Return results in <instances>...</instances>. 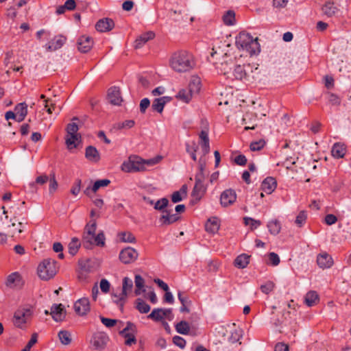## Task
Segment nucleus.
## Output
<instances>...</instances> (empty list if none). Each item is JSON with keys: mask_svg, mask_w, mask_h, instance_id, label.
<instances>
[{"mask_svg": "<svg viewBox=\"0 0 351 351\" xmlns=\"http://www.w3.org/2000/svg\"><path fill=\"white\" fill-rule=\"evenodd\" d=\"M217 56V62H215L216 69L223 75L230 77H234L237 80H247V71L250 66L242 64V58H238L236 51L230 44L221 43V45L213 48L211 57Z\"/></svg>", "mask_w": 351, "mask_h": 351, "instance_id": "1", "label": "nucleus"}, {"mask_svg": "<svg viewBox=\"0 0 351 351\" xmlns=\"http://www.w3.org/2000/svg\"><path fill=\"white\" fill-rule=\"evenodd\" d=\"M236 46L237 49L236 55L240 58L256 55L261 51L258 38H254L251 34L245 32H240L236 37Z\"/></svg>", "mask_w": 351, "mask_h": 351, "instance_id": "2", "label": "nucleus"}, {"mask_svg": "<svg viewBox=\"0 0 351 351\" xmlns=\"http://www.w3.org/2000/svg\"><path fill=\"white\" fill-rule=\"evenodd\" d=\"M170 67L177 73H185L192 70L195 62L191 54L186 51H178L169 58Z\"/></svg>", "mask_w": 351, "mask_h": 351, "instance_id": "3", "label": "nucleus"}, {"mask_svg": "<svg viewBox=\"0 0 351 351\" xmlns=\"http://www.w3.org/2000/svg\"><path fill=\"white\" fill-rule=\"evenodd\" d=\"M97 229V221L95 219H91L86 223L82 234L83 245L86 248H89L92 245L104 247L105 245V236L104 232H99L95 234Z\"/></svg>", "mask_w": 351, "mask_h": 351, "instance_id": "4", "label": "nucleus"}, {"mask_svg": "<svg viewBox=\"0 0 351 351\" xmlns=\"http://www.w3.org/2000/svg\"><path fill=\"white\" fill-rule=\"evenodd\" d=\"M82 122L76 117L72 119V122L66 128L65 144L69 150L77 148L82 141V136L78 132L79 127Z\"/></svg>", "mask_w": 351, "mask_h": 351, "instance_id": "5", "label": "nucleus"}, {"mask_svg": "<svg viewBox=\"0 0 351 351\" xmlns=\"http://www.w3.org/2000/svg\"><path fill=\"white\" fill-rule=\"evenodd\" d=\"M58 271L57 262L51 258L43 260L37 267L38 276L43 280H49L53 278Z\"/></svg>", "mask_w": 351, "mask_h": 351, "instance_id": "6", "label": "nucleus"}, {"mask_svg": "<svg viewBox=\"0 0 351 351\" xmlns=\"http://www.w3.org/2000/svg\"><path fill=\"white\" fill-rule=\"evenodd\" d=\"M131 156L136 172L146 171L147 167H152L159 163L162 158L161 156H157L148 160L143 159L136 155H132Z\"/></svg>", "mask_w": 351, "mask_h": 351, "instance_id": "7", "label": "nucleus"}, {"mask_svg": "<svg viewBox=\"0 0 351 351\" xmlns=\"http://www.w3.org/2000/svg\"><path fill=\"white\" fill-rule=\"evenodd\" d=\"M32 311L30 308H19L14 315V324L19 328H23L31 319Z\"/></svg>", "mask_w": 351, "mask_h": 351, "instance_id": "8", "label": "nucleus"}, {"mask_svg": "<svg viewBox=\"0 0 351 351\" xmlns=\"http://www.w3.org/2000/svg\"><path fill=\"white\" fill-rule=\"evenodd\" d=\"M109 337L105 332H97L90 339V345L95 350H103L107 346Z\"/></svg>", "mask_w": 351, "mask_h": 351, "instance_id": "9", "label": "nucleus"}, {"mask_svg": "<svg viewBox=\"0 0 351 351\" xmlns=\"http://www.w3.org/2000/svg\"><path fill=\"white\" fill-rule=\"evenodd\" d=\"M106 99L112 105L120 106L123 101L120 88L118 86L109 88L107 91Z\"/></svg>", "mask_w": 351, "mask_h": 351, "instance_id": "10", "label": "nucleus"}, {"mask_svg": "<svg viewBox=\"0 0 351 351\" xmlns=\"http://www.w3.org/2000/svg\"><path fill=\"white\" fill-rule=\"evenodd\" d=\"M135 333L136 326L131 322H128L126 327L120 332V334L125 339V344L130 346L136 343Z\"/></svg>", "mask_w": 351, "mask_h": 351, "instance_id": "11", "label": "nucleus"}, {"mask_svg": "<svg viewBox=\"0 0 351 351\" xmlns=\"http://www.w3.org/2000/svg\"><path fill=\"white\" fill-rule=\"evenodd\" d=\"M138 256V252L130 247L123 249L119 254V259L124 264H130L134 262Z\"/></svg>", "mask_w": 351, "mask_h": 351, "instance_id": "12", "label": "nucleus"}, {"mask_svg": "<svg viewBox=\"0 0 351 351\" xmlns=\"http://www.w3.org/2000/svg\"><path fill=\"white\" fill-rule=\"evenodd\" d=\"M237 199L236 192L231 189H226L222 192L220 196V203L223 207H228L233 204Z\"/></svg>", "mask_w": 351, "mask_h": 351, "instance_id": "13", "label": "nucleus"}, {"mask_svg": "<svg viewBox=\"0 0 351 351\" xmlns=\"http://www.w3.org/2000/svg\"><path fill=\"white\" fill-rule=\"evenodd\" d=\"M90 302L87 298H80L74 304V310L80 316L86 315L90 311Z\"/></svg>", "mask_w": 351, "mask_h": 351, "instance_id": "14", "label": "nucleus"}, {"mask_svg": "<svg viewBox=\"0 0 351 351\" xmlns=\"http://www.w3.org/2000/svg\"><path fill=\"white\" fill-rule=\"evenodd\" d=\"M93 46V40L88 36H82L77 40V49L82 53L88 52Z\"/></svg>", "mask_w": 351, "mask_h": 351, "instance_id": "15", "label": "nucleus"}, {"mask_svg": "<svg viewBox=\"0 0 351 351\" xmlns=\"http://www.w3.org/2000/svg\"><path fill=\"white\" fill-rule=\"evenodd\" d=\"M66 38L62 35L56 36L47 45L46 49L49 51H53L60 49L66 43Z\"/></svg>", "mask_w": 351, "mask_h": 351, "instance_id": "16", "label": "nucleus"}, {"mask_svg": "<svg viewBox=\"0 0 351 351\" xmlns=\"http://www.w3.org/2000/svg\"><path fill=\"white\" fill-rule=\"evenodd\" d=\"M114 27V23L112 19L109 18H104L99 20L96 25L95 28L98 32H106L112 30Z\"/></svg>", "mask_w": 351, "mask_h": 351, "instance_id": "17", "label": "nucleus"}, {"mask_svg": "<svg viewBox=\"0 0 351 351\" xmlns=\"http://www.w3.org/2000/svg\"><path fill=\"white\" fill-rule=\"evenodd\" d=\"M317 263L322 269L330 268L334 264L332 256L326 252L319 254L317 256Z\"/></svg>", "mask_w": 351, "mask_h": 351, "instance_id": "18", "label": "nucleus"}, {"mask_svg": "<svg viewBox=\"0 0 351 351\" xmlns=\"http://www.w3.org/2000/svg\"><path fill=\"white\" fill-rule=\"evenodd\" d=\"M199 144L202 147V152L203 155H206L210 152L209 138H208V129L205 128L202 130L199 134Z\"/></svg>", "mask_w": 351, "mask_h": 351, "instance_id": "19", "label": "nucleus"}, {"mask_svg": "<svg viewBox=\"0 0 351 351\" xmlns=\"http://www.w3.org/2000/svg\"><path fill=\"white\" fill-rule=\"evenodd\" d=\"M154 38L155 33L154 32L148 31L144 32L136 38L134 42V47L136 49H139L142 47L149 40H153Z\"/></svg>", "mask_w": 351, "mask_h": 351, "instance_id": "20", "label": "nucleus"}, {"mask_svg": "<svg viewBox=\"0 0 351 351\" xmlns=\"http://www.w3.org/2000/svg\"><path fill=\"white\" fill-rule=\"evenodd\" d=\"M50 314L56 322H60L65 317V311L62 304H53L51 308Z\"/></svg>", "mask_w": 351, "mask_h": 351, "instance_id": "21", "label": "nucleus"}, {"mask_svg": "<svg viewBox=\"0 0 351 351\" xmlns=\"http://www.w3.org/2000/svg\"><path fill=\"white\" fill-rule=\"evenodd\" d=\"M85 157L90 162H97L100 160L99 151L94 146L89 145L85 149Z\"/></svg>", "mask_w": 351, "mask_h": 351, "instance_id": "22", "label": "nucleus"}, {"mask_svg": "<svg viewBox=\"0 0 351 351\" xmlns=\"http://www.w3.org/2000/svg\"><path fill=\"white\" fill-rule=\"evenodd\" d=\"M5 285L10 288L20 287L22 285V282L19 274L14 272L10 274L7 278Z\"/></svg>", "mask_w": 351, "mask_h": 351, "instance_id": "23", "label": "nucleus"}, {"mask_svg": "<svg viewBox=\"0 0 351 351\" xmlns=\"http://www.w3.org/2000/svg\"><path fill=\"white\" fill-rule=\"evenodd\" d=\"M187 88L193 95L199 93L201 89V80L197 75L191 76Z\"/></svg>", "mask_w": 351, "mask_h": 351, "instance_id": "24", "label": "nucleus"}, {"mask_svg": "<svg viewBox=\"0 0 351 351\" xmlns=\"http://www.w3.org/2000/svg\"><path fill=\"white\" fill-rule=\"evenodd\" d=\"M179 219V217L176 214H171L168 210H163L159 221L162 225H170Z\"/></svg>", "mask_w": 351, "mask_h": 351, "instance_id": "25", "label": "nucleus"}, {"mask_svg": "<svg viewBox=\"0 0 351 351\" xmlns=\"http://www.w3.org/2000/svg\"><path fill=\"white\" fill-rule=\"evenodd\" d=\"M304 301L306 306L311 307L318 304L319 298L316 291H310L305 295Z\"/></svg>", "mask_w": 351, "mask_h": 351, "instance_id": "26", "label": "nucleus"}, {"mask_svg": "<svg viewBox=\"0 0 351 351\" xmlns=\"http://www.w3.org/2000/svg\"><path fill=\"white\" fill-rule=\"evenodd\" d=\"M276 188V182L274 178L268 177L263 180L261 184L262 190L267 194H271Z\"/></svg>", "mask_w": 351, "mask_h": 351, "instance_id": "27", "label": "nucleus"}, {"mask_svg": "<svg viewBox=\"0 0 351 351\" xmlns=\"http://www.w3.org/2000/svg\"><path fill=\"white\" fill-rule=\"evenodd\" d=\"M171 101V97L168 96H163L156 98L152 101V110H163L166 104Z\"/></svg>", "mask_w": 351, "mask_h": 351, "instance_id": "28", "label": "nucleus"}, {"mask_svg": "<svg viewBox=\"0 0 351 351\" xmlns=\"http://www.w3.org/2000/svg\"><path fill=\"white\" fill-rule=\"evenodd\" d=\"M346 152V147L343 144L336 143L333 145L331 150L332 156L336 158H342Z\"/></svg>", "mask_w": 351, "mask_h": 351, "instance_id": "29", "label": "nucleus"}, {"mask_svg": "<svg viewBox=\"0 0 351 351\" xmlns=\"http://www.w3.org/2000/svg\"><path fill=\"white\" fill-rule=\"evenodd\" d=\"M193 95L189 91L187 88L179 90L176 95V98L184 103L188 104L193 98Z\"/></svg>", "mask_w": 351, "mask_h": 351, "instance_id": "30", "label": "nucleus"}, {"mask_svg": "<svg viewBox=\"0 0 351 351\" xmlns=\"http://www.w3.org/2000/svg\"><path fill=\"white\" fill-rule=\"evenodd\" d=\"M206 230L212 234H215L218 232L219 229V223L217 217H212L208 219L205 224Z\"/></svg>", "mask_w": 351, "mask_h": 351, "instance_id": "31", "label": "nucleus"}, {"mask_svg": "<svg viewBox=\"0 0 351 351\" xmlns=\"http://www.w3.org/2000/svg\"><path fill=\"white\" fill-rule=\"evenodd\" d=\"M250 256L246 254H241L239 255L234 260V266L239 269L245 268L250 263Z\"/></svg>", "mask_w": 351, "mask_h": 351, "instance_id": "32", "label": "nucleus"}, {"mask_svg": "<svg viewBox=\"0 0 351 351\" xmlns=\"http://www.w3.org/2000/svg\"><path fill=\"white\" fill-rule=\"evenodd\" d=\"M206 186L203 182H195L192 195L196 199H199L205 193Z\"/></svg>", "mask_w": 351, "mask_h": 351, "instance_id": "33", "label": "nucleus"}, {"mask_svg": "<svg viewBox=\"0 0 351 351\" xmlns=\"http://www.w3.org/2000/svg\"><path fill=\"white\" fill-rule=\"evenodd\" d=\"M322 10L323 13L328 17L334 16L338 12L337 7L334 6L332 2H326L322 7Z\"/></svg>", "mask_w": 351, "mask_h": 351, "instance_id": "34", "label": "nucleus"}, {"mask_svg": "<svg viewBox=\"0 0 351 351\" xmlns=\"http://www.w3.org/2000/svg\"><path fill=\"white\" fill-rule=\"evenodd\" d=\"M45 108L46 110H51L56 108L62 109L63 106L57 99L56 97L53 96V98L45 99Z\"/></svg>", "mask_w": 351, "mask_h": 351, "instance_id": "35", "label": "nucleus"}, {"mask_svg": "<svg viewBox=\"0 0 351 351\" xmlns=\"http://www.w3.org/2000/svg\"><path fill=\"white\" fill-rule=\"evenodd\" d=\"M58 338L61 342L62 344L64 346L69 345L72 341V337L71 334L68 330H60L58 332Z\"/></svg>", "mask_w": 351, "mask_h": 351, "instance_id": "36", "label": "nucleus"}, {"mask_svg": "<svg viewBox=\"0 0 351 351\" xmlns=\"http://www.w3.org/2000/svg\"><path fill=\"white\" fill-rule=\"evenodd\" d=\"M111 297L113 302L118 305L121 308H123L127 300V296L125 295H123V293L121 292L119 294L112 293L111 294Z\"/></svg>", "mask_w": 351, "mask_h": 351, "instance_id": "37", "label": "nucleus"}, {"mask_svg": "<svg viewBox=\"0 0 351 351\" xmlns=\"http://www.w3.org/2000/svg\"><path fill=\"white\" fill-rule=\"evenodd\" d=\"M267 228L271 234L277 235L280 232L281 226L279 221L275 219L268 223Z\"/></svg>", "mask_w": 351, "mask_h": 351, "instance_id": "38", "label": "nucleus"}, {"mask_svg": "<svg viewBox=\"0 0 351 351\" xmlns=\"http://www.w3.org/2000/svg\"><path fill=\"white\" fill-rule=\"evenodd\" d=\"M133 287V282L128 277H125L123 279V285H122V291L123 295H125L128 297V293H130Z\"/></svg>", "mask_w": 351, "mask_h": 351, "instance_id": "39", "label": "nucleus"}, {"mask_svg": "<svg viewBox=\"0 0 351 351\" xmlns=\"http://www.w3.org/2000/svg\"><path fill=\"white\" fill-rule=\"evenodd\" d=\"M176 330L177 332L182 334V335H187L189 332L190 330V326L187 322L186 321H181L178 322L176 326Z\"/></svg>", "mask_w": 351, "mask_h": 351, "instance_id": "40", "label": "nucleus"}, {"mask_svg": "<svg viewBox=\"0 0 351 351\" xmlns=\"http://www.w3.org/2000/svg\"><path fill=\"white\" fill-rule=\"evenodd\" d=\"M81 246V243L79 239L76 237H73L71 242L69 243V252L71 255H75L77 252L80 247Z\"/></svg>", "mask_w": 351, "mask_h": 351, "instance_id": "41", "label": "nucleus"}, {"mask_svg": "<svg viewBox=\"0 0 351 351\" xmlns=\"http://www.w3.org/2000/svg\"><path fill=\"white\" fill-rule=\"evenodd\" d=\"M22 226L23 223L21 222H19L17 223L13 222L8 226L10 230L8 231V234L10 237H14L16 234L21 233L23 232Z\"/></svg>", "mask_w": 351, "mask_h": 351, "instance_id": "42", "label": "nucleus"}, {"mask_svg": "<svg viewBox=\"0 0 351 351\" xmlns=\"http://www.w3.org/2000/svg\"><path fill=\"white\" fill-rule=\"evenodd\" d=\"M148 317L157 322L162 320L165 318L163 308H154Z\"/></svg>", "mask_w": 351, "mask_h": 351, "instance_id": "43", "label": "nucleus"}, {"mask_svg": "<svg viewBox=\"0 0 351 351\" xmlns=\"http://www.w3.org/2000/svg\"><path fill=\"white\" fill-rule=\"evenodd\" d=\"M120 240L125 243H135L136 238L130 232H122L119 234Z\"/></svg>", "mask_w": 351, "mask_h": 351, "instance_id": "44", "label": "nucleus"}, {"mask_svg": "<svg viewBox=\"0 0 351 351\" xmlns=\"http://www.w3.org/2000/svg\"><path fill=\"white\" fill-rule=\"evenodd\" d=\"M186 195V191L185 189L184 186H182V188L178 191L174 192L171 195V200L173 203H177L180 202L183 197H185Z\"/></svg>", "mask_w": 351, "mask_h": 351, "instance_id": "45", "label": "nucleus"}, {"mask_svg": "<svg viewBox=\"0 0 351 351\" xmlns=\"http://www.w3.org/2000/svg\"><path fill=\"white\" fill-rule=\"evenodd\" d=\"M223 21L227 25H232L235 21V14L232 10H228L223 16Z\"/></svg>", "mask_w": 351, "mask_h": 351, "instance_id": "46", "label": "nucleus"}, {"mask_svg": "<svg viewBox=\"0 0 351 351\" xmlns=\"http://www.w3.org/2000/svg\"><path fill=\"white\" fill-rule=\"evenodd\" d=\"M121 170L126 173L136 172L134 171V165L132 163V156H130L128 159L124 161L121 165Z\"/></svg>", "mask_w": 351, "mask_h": 351, "instance_id": "47", "label": "nucleus"}, {"mask_svg": "<svg viewBox=\"0 0 351 351\" xmlns=\"http://www.w3.org/2000/svg\"><path fill=\"white\" fill-rule=\"evenodd\" d=\"M178 299L182 304V306L180 307L181 312H189V309L187 307V305L189 304L190 301H189L188 298L185 297L182 295L181 292H179L178 294Z\"/></svg>", "mask_w": 351, "mask_h": 351, "instance_id": "48", "label": "nucleus"}, {"mask_svg": "<svg viewBox=\"0 0 351 351\" xmlns=\"http://www.w3.org/2000/svg\"><path fill=\"white\" fill-rule=\"evenodd\" d=\"M261 76V70L258 66H255L253 70L250 66V70L247 71V80H256Z\"/></svg>", "mask_w": 351, "mask_h": 351, "instance_id": "49", "label": "nucleus"}, {"mask_svg": "<svg viewBox=\"0 0 351 351\" xmlns=\"http://www.w3.org/2000/svg\"><path fill=\"white\" fill-rule=\"evenodd\" d=\"M136 308L141 313H147L150 311L149 305L140 298L136 300Z\"/></svg>", "mask_w": 351, "mask_h": 351, "instance_id": "50", "label": "nucleus"}, {"mask_svg": "<svg viewBox=\"0 0 351 351\" xmlns=\"http://www.w3.org/2000/svg\"><path fill=\"white\" fill-rule=\"evenodd\" d=\"M135 285L136 289L135 290V294L138 295L141 294V290L144 287L145 280L140 275L135 276Z\"/></svg>", "mask_w": 351, "mask_h": 351, "instance_id": "51", "label": "nucleus"}, {"mask_svg": "<svg viewBox=\"0 0 351 351\" xmlns=\"http://www.w3.org/2000/svg\"><path fill=\"white\" fill-rule=\"evenodd\" d=\"M280 259L279 256L275 252H270L268 254V262L269 265L272 266H277L279 265Z\"/></svg>", "mask_w": 351, "mask_h": 351, "instance_id": "52", "label": "nucleus"}, {"mask_svg": "<svg viewBox=\"0 0 351 351\" xmlns=\"http://www.w3.org/2000/svg\"><path fill=\"white\" fill-rule=\"evenodd\" d=\"M110 182V181L108 179L97 180L93 185L92 191L96 193L99 188L107 186Z\"/></svg>", "mask_w": 351, "mask_h": 351, "instance_id": "53", "label": "nucleus"}, {"mask_svg": "<svg viewBox=\"0 0 351 351\" xmlns=\"http://www.w3.org/2000/svg\"><path fill=\"white\" fill-rule=\"evenodd\" d=\"M265 145V141L263 139H260L257 141H253L250 143V149L252 152L260 151Z\"/></svg>", "mask_w": 351, "mask_h": 351, "instance_id": "54", "label": "nucleus"}, {"mask_svg": "<svg viewBox=\"0 0 351 351\" xmlns=\"http://www.w3.org/2000/svg\"><path fill=\"white\" fill-rule=\"evenodd\" d=\"M169 200L167 198H162L156 201L154 204V208L162 211L168 206Z\"/></svg>", "mask_w": 351, "mask_h": 351, "instance_id": "55", "label": "nucleus"}, {"mask_svg": "<svg viewBox=\"0 0 351 351\" xmlns=\"http://www.w3.org/2000/svg\"><path fill=\"white\" fill-rule=\"evenodd\" d=\"M49 181V191L50 193H53V192H55L56 191V189H58V186L54 173L50 174Z\"/></svg>", "mask_w": 351, "mask_h": 351, "instance_id": "56", "label": "nucleus"}, {"mask_svg": "<svg viewBox=\"0 0 351 351\" xmlns=\"http://www.w3.org/2000/svg\"><path fill=\"white\" fill-rule=\"evenodd\" d=\"M244 222L245 225L250 226L252 229L257 228L261 224V222L259 220H256L251 217H245Z\"/></svg>", "mask_w": 351, "mask_h": 351, "instance_id": "57", "label": "nucleus"}, {"mask_svg": "<svg viewBox=\"0 0 351 351\" xmlns=\"http://www.w3.org/2000/svg\"><path fill=\"white\" fill-rule=\"evenodd\" d=\"M274 287L275 284L271 281H268L265 285L261 286V289L264 293L269 294L274 290Z\"/></svg>", "mask_w": 351, "mask_h": 351, "instance_id": "58", "label": "nucleus"}, {"mask_svg": "<svg viewBox=\"0 0 351 351\" xmlns=\"http://www.w3.org/2000/svg\"><path fill=\"white\" fill-rule=\"evenodd\" d=\"M306 219V213L304 210H302L296 217L295 222L299 227H301L304 223Z\"/></svg>", "mask_w": 351, "mask_h": 351, "instance_id": "59", "label": "nucleus"}, {"mask_svg": "<svg viewBox=\"0 0 351 351\" xmlns=\"http://www.w3.org/2000/svg\"><path fill=\"white\" fill-rule=\"evenodd\" d=\"M324 86L328 89H331L334 87L335 80L332 76L326 75L324 77Z\"/></svg>", "mask_w": 351, "mask_h": 351, "instance_id": "60", "label": "nucleus"}, {"mask_svg": "<svg viewBox=\"0 0 351 351\" xmlns=\"http://www.w3.org/2000/svg\"><path fill=\"white\" fill-rule=\"evenodd\" d=\"M256 114L252 112H247L243 117L244 124L252 123L255 120Z\"/></svg>", "mask_w": 351, "mask_h": 351, "instance_id": "61", "label": "nucleus"}, {"mask_svg": "<svg viewBox=\"0 0 351 351\" xmlns=\"http://www.w3.org/2000/svg\"><path fill=\"white\" fill-rule=\"evenodd\" d=\"M99 287L104 293H108L110 291V284L106 279L104 278L100 281Z\"/></svg>", "mask_w": 351, "mask_h": 351, "instance_id": "62", "label": "nucleus"}, {"mask_svg": "<svg viewBox=\"0 0 351 351\" xmlns=\"http://www.w3.org/2000/svg\"><path fill=\"white\" fill-rule=\"evenodd\" d=\"M81 185H82V180L80 179H77L75 180L73 186H72L71 189V193L73 195H77L81 190Z\"/></svg>", "mask_w": 351, "mask_h": 351, "instance_id": "63", "label": "nucleus"}, {"mask_svg": "<svg viewBox=\"0 0 351 351\" xmlns=\"http://www.w3.org/2000/svg\"><path fill=\"white\" fill-rule=\"evenodd\" d=\"M37 342V334L34 333L25 347L21 351H29L32 347Z\"/></svg>", "mask_w": 351, "mask_h": 351, "instance_id": "64", "label": "nucleus"}]
</instances>
